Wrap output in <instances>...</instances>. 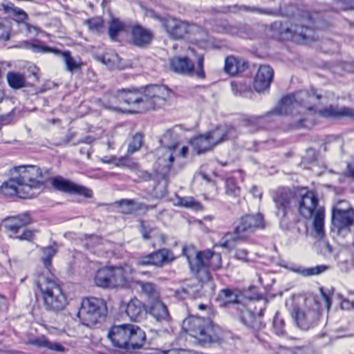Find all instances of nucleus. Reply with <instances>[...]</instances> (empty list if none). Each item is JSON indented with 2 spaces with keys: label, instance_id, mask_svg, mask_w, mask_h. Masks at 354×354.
Masks as SVG:
<instances>
[{
  "label": "nucleus",
  "instance_id": "f257e3e1",
  "mask_svg": "<svg viewBox=\"0 0 354 354\" xmlns=\"http://www.w3.org/2000/svg\"><path fill=\"white\" fill-rule=\"evenodd\" d=\"M321 95L314 90L300 91L293 95L283 97L274 112L279 115L291 114L295 120V127H307L305 123L308 118L315 115L323 118H348L354 120V108L330 105L319 111L314 106L320 100Z\"/></svg>",
  "mask_w": 354,
  "mask_h": 354
},
{
  "label": "nucleus",
  "instance_id": "f03ea898",
  "mask_svg": "<svg viewBox=\"0 0 354 354\" xmlns=\"http://www.w3.org/2000/svg\"><path fill=\"white\" fill-rule=\"evenodd\" d=\"M171 92L165 86L151 85L143 89H121L112 95L106 108L117 109L118 102H124L138 108L140 111H147L163 106L170 97Z\"/></svg>",
  "mask_w": 354,
  "mask_h": 354
},
{
  "label": "nucleus",
  "instance_id": "7ed1b4c3",
  "mask_svg": "<svg viewBox=\"0 0 354 354\" xmlns=\"http://www.w3.org/2000/svg\"><path fill=\"white\" fill-rule=\"evenodd\" d=\"M12 178L3 183L1 192L8 196L28 198L35 196L43 188L42 173L36 165H21L14 169Z\"/></svg>",
  "mask_w": 354,
  "mask_h": 354
},
{
  "label": "nucleus",
  "instance_id": "20e7f679",
  "mask_svg": "<svg viewBox=\"0 0 354 354\" xmlns=\"http://www.w3.org/2000/svg\"><path fill=\"white\" fill-rule=\"evenodd\" d=\"M183 254L187 258L192 272L196 274L200 287L206 286L212 289L208 269L217 270L221 267V255L209 250L198 252L191 245L183 248Z\"/></svg>",
  "mask_w": 354,
  "mask_h": 354
},
{
  "label": "nucleus",
  "instance_id": "39448f33",
  "mask_svg": "<svg viewBox=\"0 0 354 354\" xmlns=\"http://www.w3.org/2000/svg\"><path fill=\"white\" fill-rule=\"evenodd\" d=\"M295 208L304 218L313 219V226L318 238L324 235V208L318 205L317 194L313 191L301 189L297 191V203Z\"/></svg>",
  "mask_w": 354,
  "mask_h": 354
},
{
  "label": "nucleus",
  "instance_id": "423d86ee",
  "mask_svg": "<svg viewBox=\"0 0 354 354\" xmlns=\"http://www.w3.org/2000/svg\"><path fill=\"white\" fill-rule=\"evenodd\" d=\"M183 329L202 345L220 344L223 339L221 330L209 319L189 317L183 321Z\"/></svg>",
  "mask_w": 354,
  "mask_h": 354
},
{
  "label": "nucleus",
  "instance_id": "0eeeda50",
  "mask_svg": "<svg viewBox=\"0 0 354 354\" xmlns=\"http://www.w3.org/2000/svg\"><path fill=\"white\" fill-rule=\"evenodd\" d=\"M107 336L113 346L128 351L141 348L146 340L145 333L140 327L129 324L113 326Z\"/></svg>",
  "mask_w": 354,
  "mask_h": 354
},
{
  "label": "nucleus",
  "instance_id": "6e6552de",
  "mask_svg": "<svg viewBox=\"0 0 354 354\" xmlns=\"http://www.w3.org/2000/svg\"><path fill=\"white\" fill-rule=\"evenodd\" d=\"M263 227V216L260 214L245 215L241 218L239 225L232 232H227L220 239L218 245L227 250H232L255 229Z\"/></svg>",
  "mask_w": 354,
  "mask_h": 354
},
{
  "label": "nucleus",
  "instance_id": "1a4fd4ad",
  "mask_svg": "<svg viewBox=\"0 0 354 354\" xmlns=\"http://www.w3.org/2000/svg\"><path fill=\"white\" fill-rule=\"evenodd\" d=\"M35 283L41 292L47 309L59 311L65 307L66 297L60 285L54 279L39 275Z\"/></svg>",
  "mask_w": 354,
  "mask_h": 354
},
{
  "label": "nucleus",
  "instance_id": "9d476101",
  "mask_svg": "<svg viewBox=\"0 0 354 354\" xmlns=\"http://www.w3.org/2000/svg\"><path fill=\"white\" fill-rule=\"evenodd\" d=\"M106 314V306L103 299L88 297L82 300L77 317L82 324L91 327L103 319Z\"/></svg>",
  "mask_w": 354,
  "mask_h": 354
},
{
  "label": "nucleus",
  "instance_id": "9b49d317",
  "mask_svg": "<svg viewBox=\"0 0 354 354\" xmlns=\"http://www.w3.org/2000/svg\"><path fill=\"white\" fill-rule=\"evenodd\" d=\"M203 64V55L199 56L196 69L193 62L187 57L175 56L169 59L170 69L173 72L189 76L196 74L200 78L205 77Z\"/></svg>",
  "mask_w": 354,
  "mask_h": 354
},
{
  "label": "nucleus",
  "instance_id": "f8f14e48",
  "mask_svg": "<svg viewBox=\"0 0 354 354\" xmlns=\"http://www.w3.org/2000/svg\"><path fill=\"white\" fill-rule=\"evenodd\" d=\"M273 201L276 207V215L281 220L285 219L296 207L297 192L280 189L274 195Z\"/></svg>",
  "mask_w": 354,
  "mask_h": 354
},
{
  "label": "nucleus",
  "instance_id": "ddd939ff",
  "mask_svg": "<svg viewBox=\"0 0 354 354\" xmlns=\"http://www.w3.org/2000/svg\"><path fill=\"white\" fill-rule=\"evenodd\" d=\"M154 17L160 21L162 27L171 39H183L189 32V26L185 21L171 17H162L155 15Z\"/></svg>",
  "mask_w": 354,
  "mask_h": 354
},
{
  "label": "nucleus",
  "instance_id": "4468645a",
  "mask_svg": "<svg viewBox=\"0 0 354 354\" xmlns=\"http://www.w3.org/2000/svg\"><path fill=\"white\" fill-rule=\"evenodd\" d=\"M311 24V19H308V25ZM280 33L283 39H292L296 42L313 39V29L302 24H291L289 26H282Z\"/></svg>",
  "mask_w": 354,
  "mask_h": 354
},
{
  "label": "nucleus",
  "instance_id": "2eb2a0df",
  "mask_svg": "<svg viewBox=\"0 0 354 354\" xmlns=\"http://www.w3.org/2000/svg\"><path fill=\"white\" fill-rule=\"evenodd\" d=\"M113 288L121 287L134 288V281L136 277L133 276L134 270L128 265L120 267L111 268Z\"/></svg>",
  "mask_w": 354,
  "mask_h": 354
},
{
  "label": "nucleus",
  "instance_id": "dca6fc26",
  "mask_svg": "<svg viewBox=\"0 0 354 354\" xmlns=\"http://www.w3.org/2000/svg\"><path fill=\"white\" fill-rule=\"evenodd\" d=\"M292 316L299 328L302 330H308L317 323L319 314L315 310L306 308H301L295 306Z\"/></svg>",
  "mask_w": 354,
  "mask_h": 354
},
{
  "label": "nucleus",
  "instance_id": "f3484780",
  "mask_svg": "<svg viewBox=\"0 0 354 354\" xmlns=\"http://www.w3.org/2000/svg\"><path fill=\"white\" fill-rule=\"evenodd\" d=\"M52 185L56 189L68 194H75L87 198L92 196V191L82 185L75 184L62 177H55L52 180Z\"/></svg>",
  "mask_w": 354,
  "mask_h": 354
},
{
  "label": "nucleus",
  "instance_id": "a211bd4d",
  "mask_svg": "<svg viewBox=\"0 0 354 354\" xmlns=\"http://www.w3.org/2000/svg\"><path fill=\"white\" fill-rule=\"evenodd\" d=\"M332 223L339 231L354 224V209L342 210L334 207L332 210Z\"/></svg>",
  "mask_w": 354,
  "mask_h": 354
},
{
  "label": "nucleus",
  "instance_id": "6ab92c4d",
  "mask_svg": "<svg viewBox=\"0 0 354 354\" xmlns=\"http://www.w3.org/2000/svg\"><path fill=\"white\" fill-rule=\"evenodd\" d=\"M213 147L228 140L234 139L237 136V132L233 127L220 126L214 129L206 132Z\"/></svg>",
  "mask_w": 354,
  "mask_h": 354
},
{
  "label": "nucleus",
  "instance_id": "aec40b11",
  "mask_svg": "<svg viewBox=\"0 0 354 354\" xmlns=\"http://www.w3.org/2000/svg\"><path fill=\"white\" fill-rule=\"evenodd\" d=\"M274 71L267 65H261L259 68L254 81V88L257 92H262L270 87L272 80Z\"/></svg>",
  "mask_w": 354,
  "mask_h": 354
},
{
  "label": "nucleus",
  "instance_id": "412c9836",
  "mask_svg": "<svg viewBox=\"0 0 354 354\" xmlns=\"http://www.w3.org/2000/svg\"><path fill=\"white\" fill-rule=\"evenodd\" d=\"M126 313L131 321L140 322L147 315L145 305L140 300L134 297L127 304Z\"/></svg>",
  "mask_w": 354,
  "mask_h": 354
},
{
  "label": "nucleus",
  "instance_id": "4be33fe9",
  "mask_svg": "<svg viewBox=\"0 0 354 354\" xmlns=\"http://www.w3.org/2000/svg\"><path fill=\"white\" fill-rule=\"evenodd\" d=\"M152 37L153 35L150 30L140 26H134L131 30V41L136 46L146 47L150 44Z\"/></svg>",
  "mask_w": 354,
  "mask_h": 354
},
{
  "label": "nucleus",
  "instance_id": "5701e85b",
  "mask_svg": "<svg viewBox=\"0 0 354 354\" xmlns=\"http://www.w3.org/2000/svg\"><path fill=\"white\" fill-rule=\"evenodd\" d=\"M119 212L122 214H130L140 209L148 210L155 208V205H147L142 203H137L133 200L122 199L115 203Z\"/></svg>",
  "mask_w": 354,
  "mask_h": 354
},
{
  "label": "nucleus",
  "instance_id": "b1692460",
  "mask_svg": "<svg viewBox=\"0 0 354 354\" xmlns=\"http://www.w3.org/2000/svg\"><path fill=\"white\" fill-rule=\"evenodd\" d=\"M28 344L35 346L38 348H45L53 351L60 353H64L66 350L64 346L61 344L55 342H50L44 335L31 338L28 340Z\"/></svg>",
  "mask_w": 354,
  "mask_h": 354
},
{
  "label": "nucleus",
  "instance_id": "393cba45",
  "mask_svg": "<svg viewBox=\"0 0 354 354\" xmlns=\"http://www.w3.org/2000/svg\"><path fill=\"white\" fill-rule=\"evenodd\" d=\"M30 218L27 214L20 216L11 217L3 221L2 225L8 230L12 232L13 234H17L20 228L30 223Z\"/></svg>",
  "mask_w": 354,
  "mask_h": 354
},
{
  "label": "nucleus",
  "instance_id": "a878e982",
  "mask_svg": "<svg viewBox=\"0 0 354 354\" xmlns=\"http://www.w3.org/2000/svg\"><path fill=\"white\" fill-rule=\"evenodd\" d=\"M209 138L207 133H205L190 140L189 143L197 154L205 153L214 148Z\"/></svg>",
  "mask_w": 354,
  "mask_h": 354
},
{
  "label": "nucleus",
  "instance_id": "bb28decb",
  "mask_svg": "<svg viewBox=\"0 0 354 354\" xmlns=\"http://www.w3.org/2000/svg\"><path fill=\"white\" fill-rule=\"evenodd\" d=\"M150 314L158 321H168L169 315L167 306L158 299L150 302Z\"/></svg>",
  "mask_w": 354,
  "mask_h": 354
},
{
  "label": "nucleus",
  "instance_id": "cd10ccee",
  "mask_svg": "<svg viewBox=\"0 0 354 354\" xmlns=\"http://www.w3.org/2000/svg\"><path fill=\"white\" fill-rule=\"evenodd\" d=\"M247 66V63L243 59L230 56L225 59L224 69L227 73L235 75L244 71Z\"/></svg>",
  "mask_w": 354,
  "mask_h": 354
},
{
  "label": "nucleus",
  "instance_id": "c85d7f7f",
  "mask_svg": "<svg viewBox=\"0 0 354 354\" xmlns=\"http://www.w3.org/2000/svg\"><path fill=\"white\" fill-rule=\"evenodd\" d=\"M263 314V308H260L258 313V317L256 316V313L252 311L250 309L244 308L240 314V319L241 322L246 326L255 328L259 323V317Z\"/></svg>",
  "mask_w": 354,
  "mask_h": 354
},
{
  "label": "nucleus",
  "instance_id": "c756f323",
  "mask_svg": "<svg viewBox=\"0 0 354 354\" xmlns=\"http://www.w3.org/2000/svg\"><path fill=\"white\" fill-rule=\"evenodd\" d=\"M137 285L140 287L142 292L144 293L151 301L160 297L159 290L156 284L151 282H145L136 277L134 281V288Z\"/></svg>",
  "mask_w": 354,
  "mask_h": 354
},
{
  "label": "nucleus",
  "instance_id": "7c9ffc66",
  "mask_svg": "<svg viewBox=\"0 0 354 354\" xmlns=\"http://www.w3.org/2000/svg\"><path fill=\"white\" fill-rule=\"evenodd\" d=\"M96 286L102 288H109L112 286L111 268H104L98 270L94 278Z\"/></svg>",
  "mask_w": 354,
  "mask_h": 354
},
{
  "label": "nucleus",
  "instance_id": "2f4dec72",
  "mask_svg": "<svg viewBox=\"0 0 354 354\" xmlns=\"http://www.w3.org/2000/svg\"><path fill=\"white\" fill-rule=\"evenodd\" d=\"M6 79L9 86L14 89H19L28 86L25 75L18 72H8Z\"/></svg>",
  "mask_w": 354,
  "mask_h": 354
},
{
  "label": "nucleus",
  "instance_id": "473e14b6",
  "mask_svg": "<svg viewBox=\"0 0 354 354\" xmlns=\"http://www.w3.org/2000/svg\"><path fill=\"white\" fill-rule=\"evenodd\" d=\"M176 149H162L161 148V151H162V156L158 158V164L162 165L165 170L162 174L165 175L170 169L174 160V153L176 152Z\"/></svg>",
  "mask_w": 354,
  "mask_h": 354
},
{
  "label": "nucleus",
  "instance_id": "72a5a7b5",
  "mask_svg": "<svg viewBox=\"0 0 354 354\" xmlns=\"http://www.w3.org/2000/svg\"><path fill=\"white\" fill-rule=\"evenodd\" d=\"M55 54L62 56L66 65V70L71 73L80 69L82 66V62L72 57L70 51L62 52L59 50V53Z\"/></svg>",
  "mask_w": 354,
  "mask_h": 354
},
{
  "label": "nucleus",
  "instance_id": "f704fd0d",
  "mask_svg": "<svg viewBox=\"0 0 354 354\" xmlns=\"http://www.w3.org/2000/svg\"><path fill=\"white\" fill-rule=\"evenodd\" d=\"M141 233L142 237L147 239H156L161 242H164L165 240V236L160 233V232L156 228L146 225L144 222H141Z\"/></svg>",
  "mask_w": 354,
  "mask_h": 354
},
{
  "label": "nucleus",
  "instance_id": "c9c22d12",
  "mask_svg": "<svg viewBox=\"0 0 354 354\" xmlns=\"http://www.w3.org/2000/svg\"><path fill=\"white\" fill-rule=\"evenodd\" d=\"M162 149H176L178 146V138L174 132L167 130L160 140Z\"/></svg>",
  "mask_w": 354,
  "mask_h": 354
},
{
  "label": "nucleus",
  "instance_id": "e433bc0d",
  "mask_svg": "<svg viewBox=\"0 0 354 354\" xmlns=\"http://www.w3.org/2000/svg\"><path fill=\"white\" fill-rule=\"evenodd\" d=\"M102 62L111 69H122L121 59L115 52L106 53L102 57Z\"/></svg>",
  "mask_w": 354,
  "mask_h": 354
},
{
  "label": "nucleus",
  "instance_id": "4c0bfd02",
  "mask_svg": "<svg viewBox=\"0 0 354 354\" xmlns=\"http://www.w3.org/2000/svg\"><path fill=\"white\" fill-rule=\"evenodd\" d=\"M24 47L30 49L35 53H59V50L46 46L41 41L35 40L32 42H25Z\"/></svg>",
  "mask_w": 354,
  "mask_h": 354
},
{
  "label": "nucleus",
  "instance_id": "58836bf2",
  "mask_svg": "<svg viewBox=\"0 0 354 354\" xmlns=\"http://www.w3.org/2000/svg\"><path fill=\"white\" fill-rule=\"evenodd\" d=\"M243 125L248 127L251 131H255L261 128L264 124L263 116H248L243 119Z\"/></svg>",
  "mask_w": 354,
  "mask_h": 354
},
{
  "label": "nucleus",
  "instance_id": "ea45409f",
  "mask_svg": "<svg viewBox=\"0 0 354 354\" xmlns=\"http://www.w3.org/2000/svg\"><path fill=\"white\" fill-rule=\"evenodd\" d=\"M328 269V267L324 265L317 266L313 268H305L303 267H297L292 269L295 272L299 273L305 277L313 276L321 274L325 272Z\"/></svg>",
  "mask_w": 354,
  "mask_h": 354
},
{
  "label": "nucleus",
  "instance_id": "a19ab883",
  "mask_svg": "<svg viewBox=\"0 0 354 354\" xmlns=\"http://www.w3.org/2000/svg\"><path fill=\"white\" fill-rule=\"evenodd\" d=\"M175 204L178 206L191 208L194 210H201L202 209L201 203L192 197L183 198L177 196Z\"/></svg>",
  "mask_w": 354,
  "mask_h": 354
},
{
  "label": "nucleus",
  "instance_id": "79ce46f5",
  "mask_svg": "<svg viewBox=\"0 0 354 354\" xmlns=\"http://www.w3.org/2000/svg\"><path fill=\"white\" fill-rule=\"evenodd\" d=\"M152 266H161L163 263L169 261V252L166 249L159 250L152 252Z\"/></svg>",
  "mask_w": 354,
  "mask_h": 354
},
{
  "label": "nucleus",
  "instance_id": "37998d69",
  "mask_svg": "<svg viewBox=\"0 0 354 354\" xmlns=\"http://www.w3.org/2000/svg\"><path fill=\"white\" fill-rule=\"evenodd\" d=\"M225 192L226 195L234 198H239L240 196L241 189L239 186H237L234 178H226Z\"/></svg>",
  "mask_w": 354,
  "mask_h": 354
},
{
  "label": "nucleus",
  "instance_id": "c03bdc74",
  "mask_svg": "<svg viewBox=\"0 0 354 354\" xmlns=\"http://www.w3.org/2000/svg\"><path fill=\"white\" fill-rule=\"evenodd\" d=\"M129 155L127 154V156H121L120 158L115 156L114 165L119 167H127L131 170L138 169V165L129 158Z\"/></svg>",
  "mask_w": 354,
  "mask_h": 354
},
{
  "label": "nucleus",
  "instance_id": "a18cd8bd",
  "mask_svg": "<svg viewBox=\"0 0 354 354\" xmlns=\"http://www.w3.org/2000/svg\"><path fill=\"white\" fill-rule=\"evenodd\" d=\"M124 30V24L118 19H113L109 26V35L112 40H116L118 34Z\"/></svg>",
  "mask_w": 354,
  "mask_h": 354
},
{
  "label": "nucleus",
  "instance_id": "49530a36",
  "mask_svg": "<svg viewBox=\"0 0 354 354\" xmlns=\"http://www.w3.org/2000/svg\"><path fill=\"white\" fill-rule=\"evenodd\" d=\"M43 257L42 261L48 270L51 266V258L55 254L57 249L54 246H48L42 249Z\"/></svg>",
  "mask_w": 354,
  "mask_h": 354
},
{
  "label": "nucleus",
  "instance_id": "de8ad7c7",
  "mask_svg": "<svg viewBox=\"0 0 354 354\" xmlns=\"http://www.w3.org/2000/svg\"><path fill=\"white\" fill-rule=\"evenodd\" d=\"M142 144V136L141 134L137 133L132 137L131 142L129 144L128 155H131L134 152L140 149Z\"/></svg>",
  "mask_w": 354,
  "mask_h": 354
},
{
  "label": "nucleus",
  "instance_id": "09e8293b",
  "mask_svg": "<svg viewBox=\"0 0 354 354\" xmlns=\"http://www.w3.org/2000/svg\"><path fill=\"white\" fill-rule=\"evenodd\" d=\"M219 297L225 303L234 304L237 301V295L230 289L222 290Z\"/></svg>",
  "mask_w": 354,
  "mask_h": 354
},
{
  "label": "nucleus",
  "instance_id": "8fccbe9b",
  "mask_svg": "<svg viewBox=\"0 0 354 354\" xmlns=\"http://www.w3.org/2000/svg\"><path fill=\"white\" fill-rule=\"evenodd\" d=\"M102 244V239L97 236H90L84 243L85 247L88 250H93L94 248H100ZM101 248H98L97 251H93L94 253L100 252Z\"/></svg>",
  "mask_w": 354,
  "mask_h": 354
},
{
  "label": "nucleus",
  "instance_id": "3c124183",
  "mask_svg": "<svg viewBox=\"0 0 354 354\" xmlns=\"http://www.w3.org/2000/svg\"><path fill=\"white\" fill-rule=\"evenodd\" d=\"M85 23L92 32H99L103 26V21L100 18H92L86 20Z\"/></svg>",
  "mask_w": 354,
  "mask_h": 354
},
{
  "label": "nucleus",
  "instance_id": "603ef678",
  "mask_svg": "<svg viewBox=\"0 0 354 354\" xmlns=\"http://www.w3.org/2000/svg\"><path fill=\"white\" fill-rule=\"evenodd\" d=\"M273 328L276 334L280 335L284 333V321L280 317L279 313H276L273 321Z\"/></svg>",
  "mask_w": 354,
  "mask_h": 354
},
{
  "label": "nucleus",
  "instance_id": "864d4df0",
  "mask_svg": "<svg viewBox=\"0 0 354 354\" xmlns=\"http://www.w3.org/2000/svg\"><path fill=\"white\" fill-rule=\"evenodd\" d=\"M341 299L340 306L343 310H351L354 308V299L353 298H342L339 296Z\"/></svg>",
  "mask_w": 354,
  "mask_h": 354
},
{
  "label": "nucleus",
  "instance_id": "5fc2aeb1",
  "mask_svg": "<svg viewBox=\"0 0 354 354\" xmlns=\"http://www.w3.org/2000/svg\"><path fill=\"white\" fill-rule=\"evenodd\" d=\"M151 254L140 257L137 260V263L140 266H152Z\"/></svg>",
  "mask_w": 354,
  "mask_h": 354
},
{
  "label": "nucleus",
  "instance_id": "6e6d98bb",
  "mask_svg": "<svg viewBox=\"0 0 354 354\" xmlns=\"http://www.w3.org/2000/svg\"><path fill=\"white\" fill-rule=\"evenodd\" d=\"M234 257L236 259L244 262H248L249 261L248 258V251L245 249H237Z\"/></svg>",
  "mask_w": 354,
  "mask_h": 354
},
{
  "label": "nucleus",
  "instance_id": "4d7b16f0",
  "mask_svg": "<svg viewBox=\"0 0 354 354\" xmlns=\"http://www.w3.org/2000/svg\"><path fill=\"white\" fill-rule=\"evenodd\" d=\"M21 30L27 34L33 32L35 35H37V28L26 22H24L21 24Z\"/></svg>",
  "mask_w": 354,
  "mask_h": 354
},
{
  "label": "nucleus",
  "instance_id": "13d9d810",
  "mask_svg": "<svg viewBox=\"0 0 354 354\" xmlns=\"http://www.w3.org/2000/svg\"><path fill=\"white\" fill-rule=\"evenodd\" d=\"M10 38L9 29L8 27L0 24V40L6 41Z\"/></svg>",
  "mask_w": 354,
  "mask_h": 354
},
{
  "label": "nucleus",
  "instance_id": "bf43d9fd",
  "mask_svg": "<svg viewBox=\"0 0 354 354\" xmlns=\"http://www.w3.org/2000/svg\"><path fill=\"white\" fill-rule=\"evenodd\" d=\"M33 237V232L30 230H25L21 235H17L16 238L19 240H28L30 241Z\"/></svg>",
  "mask_w": 354,
  "mask_h": 354
},
{
  "label": "nucleus",
  "instance_id": "052dcab7",
  "mask_svg": "<svg viewBox=\"0 0 354 354\" xmlns=\"http://www.w3.org/2000/svg\"><path fill=\"white\" fill-rule=\"evenodd\" d=\"M160 354H191L185 350H169L167 351H162Z\"/></svg>",
  "mask_w": 354,
  "mask_h": 354
},
{
  "label": "nucleus",
  "instance_id": "680f3d73",
  "mask_svg": "<svg viewBox=\"0 0 354 354\" xmlns=\"http://www.w3.org/2000/svg\"><path fill=\"white\" fill-rule=\"evenodd\" d=\"M100 160L104 163H108V164H113L114 165L115 160V156H104L102 157Z\"/></svg>",
  "mask_w": 354,
  "mask_h": 354
},
{
  "label": "nucleus",
  "instance_id": "e2e57ef3",
  "mask_svg": "<svg viewBox=\"0 0 354 354\" xmlns=\"http://www.w3.org/2000/svg\"><path fill=\"white\" fill-rule=\"evenodd\" d=\"M17 15L18 16L19 19H20L21 21H24L28 18L27 14L24 10L20 9H19L17 11Z\"/></svg>",
  "mask_w": 354,
  "mask_h": 354
},
{
  "label": "nucleus",
  "instance_id": "0e129e2a",
  "mask_svg": "<svg viewBox=\"0 0 354 354\" xmlns=\"http://www.w3.org/2000/svg\"><path fill=\"white\" fill-rule=\"evenodd\" d=\"M250 193L253 194L254 197H259L261 199V194L258 192L257 186H252L250 189Z\"/></svg>",
  "mask_w": 354,
  "mask_h": 354
},
{
  "label": "nucleus",
  "instance_id": "69168bd1",
  "mask_svg": "<svg viewBox=\"0 0 354 354\" xmlns=\"http://www.w3.org/2000/svg\"><path fill=\"white\" fill-rule=\"evenodd\" d=\"M74 136H75L74 133H73V132L68 133L66 134L64 140H63L64 143L66 145L69 143L71 141V140L74 138Z\"/></svg>",
  "mask_w": 354,
  "mask_h": 354
},
{
  "label": "nucleus",
  "instance_id": "338daca9",
  "mask_svg": "<svg viewBox=\"0 0 354 354\" xmlns=\"http://www.w3.org/2000/svg\"><path fill=\"white\" fill-rule=\"evenodd\" d=\"M302 351L300 349L297 350V351H292L290 350L283 349L281 351L280 354H300Z\"/></svg>",
  "mask_w": 354,
  "mask_h": 354
},
{
  "label": "nucleus",
  "instance_id": "774afa93",
  "mask_svg": "<svg viewBox=\"0 0 354 354\" xmlns=\"http://www.w3.org/2000/svg\"><path fill=\"white\" fill-rule=\"evenodd\" d=\"M348 176L354 178V166L348 167Z\"/></svg>",
  "mask_w": 354,
  "mask_h": 354
}]
</instances>
